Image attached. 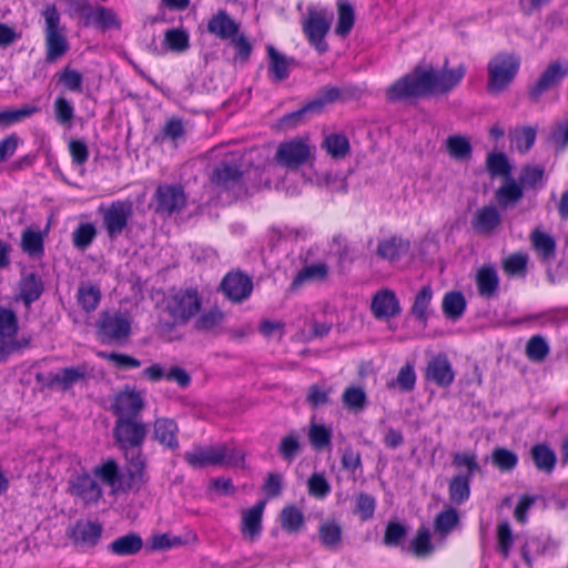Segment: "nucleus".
<instances>
[{
    "mask_svg": "<svg viewBox=\"0 0 568 568\" xmlns=\"http://www.w3.org/2000/svg\"><path fill=\"white\" fill-rule=\"evenodd\" d=\"M178 432L179 427L171 418L162 417L154 422V438L166 448L176 449L179 447Z\"/></svg>",
    "mask_w": 568,
    "mask_h": 568,
    "instance_id": "473e14b6",
    "label": "nucleus"
},
{
    "mask_svg": "<svg viewBox=\"0 0 568 568\" xmlns=\"http://www.w3.org/2000/svg\"><path fill=\"white\" fill-rule=\"evenodd\" d=\"M424 377L438 387H449L455 379V372L452 363L445 353H438L433 356L425 367Z\"/></svg>",
    "mask_w": 568,
    "mask_h": 568,
    "instance_id": "a211bd4d",
    "label": "nucleus"
},
{
    "mask_svg": "<svg viewBox=\"0 0 568 568\" xmlns=\"http://www.w3.org/2000/svg\"><path fill=\"white\" fill-rule=\"evenodd\" d=\"M442 306L447 318L457 320L466 310V300L460 292H448L443 297Z\"/></svg>",
    "mask_w": 568,
    "mask_h": 568,
    "instance_id": "de8ad7c7",
    "label": "nucleus"
},
{
    "mask_svg": "<svg viewBox=\"0 0 568 568\" xmlns=\"http://www.w3.org/2000/svg\"><path fill=\"white\" fill-rule=\"evenodd\" d=\"M265 504V500H261L242 513L241 532L244 538L251 541L261 535Z\"/></svg>",
    "mask_w": 568,
    "mask_h": 568,
    "instance_id": "393cba45",
    "label": "nucleus"
},
{
    "mask_svg": "<svg viewBox=\"0 0 568 568\" xmlns=\"http://www.w3.org/2000/svg\"><path fill=\"white\" fill-rule=\"evenodd\" d=\"M307 437L310 444L315 450H324L331 446L332 430L324 424L311 422L308 426Z\"/></svg>",
    "mask_w": 568,
    "mask_h": 568,
    "instance_id": "a18cd8bd",
    "label": "nucleus"
},
{
    "mask_svg": "<svg viewBox=\"0 0 568 568\" xmlns=\"http://www.w3.org/2000/svg\"><path fill=\"white\" fill-rule=\"evenodd\" d=\"M97 236V229L92 223H80L72 233V243L78 250H85Z\"/></svg>",
    "mask_w": 568,
    "mask_h": 568,
    "instance_id": "680f3d73",
    "label": "nucleus"
},
{
    "mask_svg": "<svg viewBox=\"0 0 568 568\" xmlns=\"http://www.w3.org/2000/svg\"><path fill=\"white\" fill-rule=\"evenodd\" d=\"M341 94L342 92L337 87H323L320 89L315 99L304 104L301 109L286 114L284 120L296 124L303 119L304 114L320 113L327 104L338 101L341 99Z\"/></svg>",
    "mask_w": 568,
    "mask_h": 568,
    "instance_id": "f3484780",
    "label": "nucleus"
},
{
    "mask_svg": "<svg viewBox=\"0 0 568 568\" xmlns=\"http://www.w3.org/2000/svg\"><path fill=\"white\" fill-rule=\"evenodd\" d=\"M322 148L333 159H344L351 151L347 136L343 133H332L325 136Z\"/></svg>",
    "mask_w": 568,
    "mask_h": 568,
    "instance_id": "79ce46f5",
    "label": "nucleus"
},
{
    "mask_svg": "<svg viewBox=\"0 0 568 568\" xmlns=\"http://www.w3.org/2000/svg\"><path fill=\"white\" fill-rule=\"evenodd\" d=\"M185 462H244V453L234 444H220L215 446L194 447L185 454Z\"/></svg>",
    "mask_w": 568,
    "mask_h": 568,
    "instance_id": "9b49d317",
    "label": "nucleus"
},
{
    "mask_svg": "<svg viewBox=\"0 0 568 568\" xmlns=\"http://www.w3.org/2000/svg\"><path fill=\"white\" fill-rule=\"evenodd\" d=\"M80 16L84 19V23L94 24L101 30L120 29L121 22L113 9L98 6L92 8L85 3L79 9Z\"/></svg>",
    "mask_w": 568,
    "mask_h": 568,
    "instance_id": "aec40b11",
    "label": "nucleus"
},
{
    "mask_svg": "<svg viewBox=\"0 0 568 568\" xmlns=\"http://www.w3.org/2000/svg\"><path fill=\"white\" fill-rule=\"evenodd\" d=\"M459 523L456 509L449 508L439 513L434 521L435 530L442 535L449 534Z\"/></svg>",
    "mask_w": 568,
    "mask_h": 568,
    "instance_id": "338daca9",
    "label": "nucleus"
},
{
    "mask_svg": "<svg viewBox=\"0 0 568 568\" xmlns=\"http://www.w3.org/2000/svg\"><path fill=\"white\" fill-rule=\"evenodd\" d=\"M40 112V108L34 104H24L19 109H7L0 112V128L6 129L22 120Z\"/></svg>",
    "mask_w": 568,
    "mask_h": 568,
    "instance_id": "37998d69",
    "label": "nucleus"
},
{
    "mask_svg": "<svg viewBox=\"0 0 568 568\" xmlns=\"http://www.w3.org/2000/svg\"><path fill=\"white\" fill-rule=\"evenodd\" d=\"M187 203V196L181 184H159L152 197L153 212L164 219L181 213Z\"/></svg>",
    "mask_w": 568,
    "mask_h": 568,
    "instance_id": "1a4fd4ad",
    "label": "nucleus"
},
{
    "mask_svg": "<svg viewBox=\"0 0 568 568\" xmlns=\"http://www.w3.org/2000/svg\"><path fill=\"white\" fill-rule=\"evenodd\" d=\"M163 47L171 52L183 53L190 49V34L184 28H171L164 31Z\"/></svg>",
    "mask_w": 568,
    "mask_h": 568,
    "instance_id": "e433bc0d",
    "label": "nucleus"
},
{
    "mask_svg": "<svg viewBox=\"0 0 568 568\" xmlns=\"http://www.w3.org/2000/svg\"><path fill=\"white\" fill-rule=\"evenodd\" d=\"M549 352L550 347L545 337L541 335H532L528 339L525 348L527 358L534 363L544 362L549 355Z\"/></svg>",
    "mask_w": 568,
    "mask_h": 568,
    "instance_id": "603ef678",
    "label": "nucleus"
},
{
    "mask_svg": "<svg viewBox=\"0 0 568 568\" xmlns=\"http://www.w3.org/2000/svg\"><path fill=\"white\" fill-rule=\"evenodd\" d=\"M42 17L44 19L45 61L53 63L68 53L70 45L55 4L45 6Z\"/></svg>",
    "mask_w": 568,
    "mask_h": 568,
    "instance_id": "39448f33",
    "label": "nucleus"
},
{
    "mask_svg": "<svg viewBox=\"0 0 568 568\" xmlns=\"http://www.w3.org/2000/svg\"><path fill=\"white\" fill-rule=\"evenodd\" d=\"M144 464H101L92 474L73 475L69 480L71 495L85 505L97 504L102 497V489L97 480L110 486L113 491H138L143 485Z\"/></svg>",
    "mask_w": 568,
    "mask_h": 568,
    "instance_id": "f03ea898",
    "label": "nucleus"
},
{
    "mask_svg": "<svg viewBox=\"0 0 568 568\" xmlns=\"http://www.w3.org/2000/svg\"><path fill=\"white\" fill-rule=\"evenodd\" d=\"M146 426L142 418L115 419L113 437L116 445L124 453L126 462H141V447L145 440Z\"/></svg>",
    "mask_w": 568,
    "mask_h": 568,
    "instance_id": "20e7f679",
    "label": "nucleus"
},
{
    "mask_svg": "<svg viewBox=\"0 0 568 568\" xmlns=\"http://www.w3.org/2000/svg\"><path fill=\"white\" fill-rule=\"evenodd\" d=\"M475 283L480 297L491 300L499 292V276L497 270L491 264H485L478 268Z\"/></svg>",
    "mask_w": 568,
    "mask_h": 568,
    "instance_id": "5701e85b",
    "label": "nucleus"
},
{
    "mask_svg": "<svg viewBox=\"0 0 568 568\" xmlns=\"http://www.w3.org/2000/svg\"><path fill=\"white\" fill-rule=\"evenodd\" d=\"M486 170L491 178L501 176L509 179L511 174V165L503 152H490L487 154Z\"/></svg>",
    "mask_w": 568,
    "mask_h": 568,
    "instance_id": "c03bdc74",
    "label": "nucleus"
},
{
    "mask_svg": "<svg viewBox=\"0 0 568 568\" xmlns=\"http://www.w3.org/2000/svg\"><path fill=\"white\" fill-rule=\"evenodd\" d=\"M281 525L284 530L296 532L304 525V515L296 506H286L281 511Z\"/></svg>",
    "mask_w": 568,
    "mask_h": 568,
    "instance_id": "052dcab7",
    "label": "nucleus"
},
{
    "mask_svg": "<svg viewBox=\"0 0 568 568\" xmlns=\"http://www.w3.org/2000/svg\"><path fill=\"white\" fill-rule=\"evenodd\" d=\"M97 211L102 217V227L108 237L115 240L128 229L133 214V204L128 200H116L109 205H99Z\"/></svg>",
    "mask_w": 568,
    "mask_h": 568,
    "instance_id": "6e6552de",
    "label": "nucleus"
},
{
    "mask_svg": "<svg viewBox=\"0 0 568 568\" xmlns=\"http://www.w3.org/2000/svg\"><path fill=\"white\" fill-rule=\"evenodd\" d=\"M520 68V58L514 53L500 52L487 64V91L499 94L515 80Z\"/></svg>",
    "mask_w": 568,
    "mask_h": 568,
    "instance_id": "0eeeda50",
    "label": "nucleus"
},
{
    "mask_svg": "<svg viewBox=\"0 0 568 568\" xmlns=\"http://www.w3.org/2000/svg\"><path fill=\"white\" fill-rule=\"evenodd\" d=\"M544 176V168L539 165H525L521 169L519 182L525 187L537 189L542 185Z\"/></svg>",
    "mask_w": 568,
    "mask_h": 568,
    "instance_id": "0e129e2a",
    "label": "nucleus"
},
{
    "mask_svg": "<svg viewBox=\"0 0 568 568\" xmlns=\"http://www.w3.org/2000/svg\"><path fill=\"white\" fill-rule=\"evenodd\" d=\"M185 134L186 131L183 120L179 116H171L165 121L155 141H170L174 146H178Z\"/></svg>",
    "mask_w": 568,
    "mask_h": 568,
    "instance_id": "a19ab883",
    "label": "nucleus"
},
{
    "mask_svg": "<svg viewBox=\"0 0 568 568\" xmlns=\"http://www.w3.org/2000/svg\"><path fill=\"white\" fill-rule=\"evenodd\" d=\"M206 30L220 40H230L237 36L240 26L226 10H219L209 19Z\"/></svg>",
    "mask_w": 568,
    "mask_h": 568,
    "instance_id": "4be33fe9",
    "label": "nucleus"
},
{
    "mask_svg": "<svg viewBox=\"0 0 568 568\" xmlns=\"http://www.w3.org/2000/svg\"><path fill=\"white\" fill-rule=\"evenodd\" d=\"M337 16L335 33L344 38L349 34L355 23V14L352 4L348 2H338Z\"/></svg>",
    "mask_w": 568,
    "mask_h": 568,
    "instance_id": "3c124183",
    "label": "nucleus"
},
{
    "mask_svg": "<svg viewBox=\"0 0 568 568\" xmlns=\"http://www.w3.org/2000/svg\"><path fill=\"white\" fill-rule=\"evenodd\" d=\"M501 224V215L494 205L478 209L471 220L473 229L480 234H490Z\"/></svg>",
    "mask_w": 568,
    "mask_h": 568,
    "instance_id": "cd10ccee",
    "label": "nucleus"
},
{
    "mask_svg": "<svg viewBox=\"0 0 568 568\" xmlns=\"http://www.w3.org/2000/svg\"><path fill=\"white\" fill-rule=\"evenodd\" d=\"M523 196V186L510 178L496 191V200L504 207L517 203Z\"/></svg>",
    "mask_w": 568,
    "mask_h": 568,
    "instance_id": "8fccbe9b",
    "label": "nucleus"
},
{
    "mask_svg": "<svg viewBox=\"0 0 568 568\" xmlns=\"http://www.w3.org/2000/svg\"><path fill=\"white\" fill-rule=\"evenodd\" d=\"M95 335L103 345H123L131 335L129 314L120 311H103L95 323Z\"/></svg>",
    "mask_w": 568,
    "mask_h": 568,
    "instance_id": "423d86ee",
    "label": "nucleus"
},
{
    "mask_svg": "<svg viewBox=\"0 0 568 568\" xmlns=\"http://www.w3.org/2000/svg\"><path fill=\"white\" fill-rule=\"evenodd\" d=\"M143 547V540L138 532H129L114 539L109 546V550L116 556H132L138 554Z\"/></svg>",
    "mask_w": 568,
    "mask_h": 568,
    "instance_id": "f704fd0d",
    "label": "nucleus"
},
{
    "mask_svg": "<svg viewBox=\"0 0 568 568\" xmlns=\"http://www.w3.org/2000/svg\"><path fill=\"white\" fill-rule=\"evenodd\" d=\"M406 536H407L406 526L398 521L390 520L386 525L384 537H383V544L386 547H397L406 538Z\"/></svg>",
    "mask_w": 568,
    "mask_h": 568,
    "instance_id": "69168bd1",
    "label": "nucleus"
},
{
    "mask_svg": "<svg viewBox=\"0 0 568 568\" xmlns=\"http://www.w3.org/2000/svg\"><path fill=\"white\" fill-rule=\"evenodd\" d=\"M268 57V77L273 82H282L290 77L293 58H287L273 45L266 48Z\"/></svg>",
    "mask_w": 568,
    "mask_h": 568,
    "instance_id": "c756f323",
    "label": "nucleus"
},
{
    "mask_svg": "<svg viewBox=\"0 0 568 568\" xmlns=\"http://www.w3.org/2000/svg\"><path fill=\"white\" fill-rule=\"evenodd\" d=\"M409 248V241L402 236L393 235L383 239L377 244L376 254L379 258L394 262L400 258Z\"/></svg>",
    "mask_w": 568,
    "mask_h": 568,
    "instance_id": "2f4dec72",
    "label": "nucleus"
},
{
    "mask_svg": "<svg viewBox=\"0 0 568 568\" xmlns=\"http://www.w3.org/2000/svg\"><path fill=\"white\" fill-rule=\"evenodd\" d=\"M103 526L98 520L79 519L70 531V538L74 544L94 547L101 539Z\"/></svg>",
    "mask_w": 568,
    "mask_h": 568,
    "instance_id": "412c9836",
    "label": "nucleus"
},
{
    "mask_svg": "<svg viewBox=\"0 0 568 568\" xmlns=\"http://www.w3.org/2000/svg\"><path fill=\"white\" fill-rule=\"evenodd\" d=\"M301 437L296 430H291L280 442L277 450L285 460L294 459L301 450Z\"/></svg>",
    "mask_w": 568,
    "mask_h": 568,
    "instance_id": "13d9d810",
    "label": "nucleus"
},
{
    "mask_svg": "<svg viewBox=\"0 0 568 568\" xmlns=\"http://www.w3.org/2000/svg\"><path fill=\"white\" fill-rule=\"evenodd\" d=\"M331 28V21L324 11H310L303 21V32L307 41L320 53L327 51L325 37Z\"/></svg>",
    "mask_w": 568,
    "mask_h": 568,
    "instance_id": "2eb2a0df",
    "label": "nucleus"
},
{
    "mask_svg": "<svg viewBox=\"0 0 568 568\" xmlns=\"http://www.w3.org/2000/svg\"><path fill=\"white\" fill-rule=\"evenodd\" d=\"M446 150L449 156L455 160H469L473 153L469 140L458 134L447 138Z\"/></svg>",
    "mask_w": 568,
    "mask_h": 568,
    "instance_id": "09e8293b",
    "label": "nucleus"
},
{
    "mask_svg": "<svg viewBox=\"0 0 568 568\" xmlns=\"http://www.w3.org/2000/svg\"><path fill=\"white\" fill-rule=\"evenodd\" d=\"M219 288L230 302L240 304L252 295L253 281L246 273L232 270L223 276Z\"/></svg>",
    "mask_w": 568,
    "mask_h": 568,
    "instance_id": "ddd939ff",
    "label": "nucleus"
},
{
    "mask_svg": "<svg viewBox=\"0 0 568 568\" xmlns=\"http://www.w3.org/2000/svg\"><path fill=\"white\" fill-rule=\"evenodd\" d=\"M311 156L308 140L295 138L283 141L278 144L275 161L278 165L290 170H296L303 166Z\"/></svg>",
    "mask_w": 568,
    "mask_h": 568,
    "instance_id": "9d476101",
    "label": "nucleus"
},
{
    "mask_svg": "<svg viewBox=\"0 0 568 568\" xmlns=\"http://www.w3.org/2000/svg\"><path fill=\"white\" fill-rule=\"evenodd\" d=\"M371 312L376 320H389L402 313V306L396 293L390 288L375 292L371 301Z\"/></svg>",
    "mask_w": 568,
    "mask_h": 568,
    "instance_id": "6ab92c4d",
    "label": "nucleus"
},
{
    "mask_svg": "<svg viewBox=\"0 0 568 568\" xmlns=\"http://www.w3.org/2000/svg\"><path fill=\"white\" fill-rule=\"evenodd\" d=\"M376 508L375 498L366 493H359L355 499V507L353 513L357 515L361 520L366 521L374 516Z\"/></svg>",
    "mask_w": 568,
    "mask_h": 568,
    "instance_id": "774afa93",
    "label": "nucleus"
},
{
    "mask_svg": "<svg viewBox=\"0 0 568 568\" xmlns=\"http://www.w3.org/2000/svg\"><path fill=\"white\" fill-rule=\"evenodd\" d=\"M416 373L412 363H406L400 367L395 379L388 383V387L397 386L402 392L409 393L416 385Z\"/></svg>",
    "mask_w": 568,
    "mask_h": 568,
    "instance_id": "4d7b16f0",
    "label": "nucleus"
},
{
    "mask_svg": "<svg viewBox=\"0 0 568 568\" xmlns=\"http://www.w3.org/2000/svg\"><path fill=\"white\" fill-rule=\"evenodd\" d=\"M466 72L464 63L448 68L447 59L440 70L418 64L387 88L386 99L389 102H398L422 97L448 95L459 87Z\"/></svg>",
    "mask_w": 568,
    "mask_h": 568,
    "instance_id": "f257e3e1",
    "label": "nucleus"
},
{
    "mask_svg": "<svg viewBox=\"0 0 568 568\" xmlns=\"http://www.w3.org/2000/svg\"><path fill=\"white\" fill-rule=\"evenodd\" d=\"M145 402L141 392L126 386L114 395L111 412L115 419L142 418Z\"/></svg>",
    "mask_w": 568,
    "mask_h": 568,
    "instance_id": "f8f14e48",
    "label": "nucleus"
},
{
    "mask_svg": "<svg viewBox=\"0 0 568 568\" xmlns=\"http://www.w3.org/2000/svg\"><path fill=\"white\" fill-rule=\"evenodd\" d=\"M433 298L430 285L423 286L415 295L410 307L412 316L419 323L426 324L429 318V307Z\"/></svg>",
    "mask_w": 568,
    "mask_h": 568,
    "instance_id": "c9c22d12",
    "label": "nucleus"
},
{
    "mask_svg": "<svg viewBox=\"0 0 568 568\" xmlns=\"http://www.w3.org/2000/svg\"><path fill=\"white\" fill-rule=\"evenodd\" d=\"M531 248L537 254L541 263H549L556 257V241L552 235L539 229H535L529 234Z\"/></svg>",
    "mask_w": 568,
    "mask_h": 568,
    "instance_id": "c85d7f7f",
    "label": "nucleus"
},
{
    "mask_svg": "<svg viewBox=\"0 0 568 568\" xmlns=\"http://www.w3.org/2000/svg\"><path fill=\"white\" fill-rule=\"evenodd\" d=\"M21 247L30 256H42L44 243L41 233L32 230L24 231L21 236Z\"/></svg>",
    "mask_w": 568,
    "mask_h": 568,
    "instance_id": "6e6d98bb",
    "label": "nucleus"
},
{
    "mask_svg": "<svg viewBox=\"0 0 568 568\" xmlns=\"http://www.w3.org/2000/svg\"><path fill=\"white\" fill-rule=\"evenodd\" d=\"M467 470L454 476L449 481V499L456 505L465 503L470 496V479L478 464H466Z\"/></svg>",
    "mask_w": 568,
    "mask_h": 568,
    "instance_id": "b1692460",
    "label": "nucleus"
},
{
    "mask_svg": "<svg viewBox=\"0 0 568 568\" xmlns=\"http://www.w3.org/2000/svg\"><path fill=\"white\" fill-rule=\"evenodd\" d=\"M98 356L113 364V366L119 369H132L141 366L140 359L124 353L99 352Z\"/></svg>",
    "mask_w": 568,
    "mask_h": 568,
    "instance_id": "e2e57ef3",
    "label": "nucleus"
},
{
    "mask_svg": "<svg viewBox=\"0 0 568 568\" xmlns=\"http://www.w3.org/2000/svg\"><path fill=\"white\" fill-rule=\"evenodd\" d=\"M342 403L346 409L359 413L367 405V395L361 386H348L342 394Z\"/></svg>",
    "mask_w": 568,
    "mask_h": 568,
    "instance_id": "49530a36",
    "label": "nucleus"
},
{
    "mask_svg": "<svg viewBox=\"0 0 568 568\" xmlns=\"http://www.w3.org/2000/svg\"><path fill=\"white\" fill-rule=\"evenodd\" d=\"M409 550L419 558L429 556L434 546L430 542V534L427 528L420 527L412 539Z\"/></svg>",
    "mask_w": 568,
    "mask_h": 568,
    "instance_id": "bf43d9fd",
    "label": "nucleus"
},
{
    "mask_svg": "<svg viewBox=\"0 0 568 568\" xmlns=\"http://www.w3.org/2000/svg\"><path fill=\"white\" fill-rule=\"evenodd\" d=\"M202 304V295L195 286L171 292L163 301L162 317L158 325L160 336L172 341L176 327L187 325L200 313Z\"/></svg>",
    "mask_w": 568,
    "mask_h": 568,
    "instance_id": "7ed1b4c3",
    "label": "nucleus"
},
{
    "mask_svg": "<svg viewBox=\"0 0 568 568\" xmlns=\"http://www.w3.org/2000/svg\"><path fill=\"white\" fill-rule=\"evenodd\" d=\"M327 276V266L325 264H312L297 272L292 281V288H297L307 281L324 280Z\"/></svg>",
    "mask_w": 568,
    "mask_h": 568,
    "instance_id": "5fc2aeb1",
    "label": "nucleus"
},
{
    "mask_svg": "<svg viewBox=\"0 0 568 568\" xmlns=\"http://www.w3.org/2000/svg\"><path fill=\"white\" fill-rule=\"evenodd\" d=\"M18 287V297L26 307H30L32 303L37 302L44 291L43 281L36 272L22 274Z\"/></svg>",
    "mask_w": 568,
    "mask_h": 568,
    "instance_id": "a878e982",
    "label": "nucleus"
},
{
    "mask_svg": "<svg viewBox=\"0 0 568 568\" xmlns=\"http://www.w3.org/2000/svg\"><path fill=\"white\" fill-rule=\"evenodd\" d=\"M77 303L85 313L94 312L102 298L101 287L91 281L81 282L77 291Z\"/></svg>",
    "mask_w": 568,
    "mask_h": 568,
    "instance_id": "7c9ffc66",
    "label": "nucleus"
},
{
    "mask_svg": "<svg viewBox=\"0 0 568 568\" xmlns=\"http://www.w3.org/2000/svg\"><path fill=\"white\" fill-rule=\"evenodd\" d=\"M90 377L88 364L81 363L75 366L60 368L57 373H49L43 383L48 388H58L68 392L77 384L87 383Z\"/></svg>",
    "mask_w": 568,
    "mask_h": 568,
    "instance_id": "4468645a",
    "label": "nucleus"
},
{
    "mask_svg": "<svg viewBox=\"0 0 568 568\" xmlns=\"http://www.w3.org/2000/svg\"><path fill=\"white\" fill-rule=\"evenodd\" d=\"M528 254L525 252H514L501 261V268L509 277H525L528 271Z\"/></svg>",
    "mask_w": 568,
    "mask_h": 568,
    "instance_id": "ea45409f",
    "label": "nucleus"
},
{
    "mask_svg": "<svg viewBox=\"0 0 568 568\" xmlns=\"http://www.w3.org/2000/svg\"><path fill=\"white\" fill-rule=\"evenodd\" d=\"M19 331V320L11 308L0 306V342L8 344L13 342Z\"/></svg>",
    "mask_w": 568,
    "mask_h": 568,
    "instance_id": "4c0bfd02",
    "label": "nucleus"
},
{
    "mask_svg": "<svg viewBox=\"0 0 568 568\" xmlns=\"http://www.w3.org/2000/svg\"><path fill=\"white\" fill-rule=\"evenodd\" d=\"M58 83H61L64 89L74 93L83 91V75L80 71L65 65L61 71L55 73Z\"/></svg>",
    "mask_w": 568,
    "mask_h": 568,
    "instance_id": "864d4df0",
    "label": "nucleus"
},
{
    "mask_svg": "<svg viewBox=\"0 0 568 568\" xmlns=\"http://www.w3.org/2000/svg\"><path fill=\"white\" fill-rule=\"evenodd\" d=\"M225 320L224 312L217 307H211L195 316L193 327L202 333H215Z\"/></svg>",
    "mask_w": 568,
    "mask_h": 568,
    "instance_id": "72a5a7b5",
    "label": "nucleus"
},
{
    "mask_svg": "<svg viewBox=\"0 0 568 568\" xmlns=\"http://www.w3.org/2000/svg\"><path fill=\"white\" fill-rule=\"evenodd\" d=\"M565 74L566 71L560 62H550L535 83L528 87V99L534 103H538L546 92L556 88L562 81Z\"/></svg>",
    "mask_w": 568,
    "mask_h": 568,
    "instance_id": "dca6fc26",
    "label": "nucleus"
},
{
    "mask_svg": "<svg viewBox=\"0 0 568 568\" xmlns=\"http://www.w3.org/2000/svg\"><path fill=\"white\" fill-rule=\"evenodd\" d=\"M321 544L329 550H336L342 544V527L336 520H326L318 527Z\"/></svg>",
    "mask_w": 568,
    "mask_h": 568,
    "instance_id": "58836bf2",
    "label": "nucleus"
},
{
    "mask_svg": "<svg viewBox=\"0 0 568 568\" xmlns=\"http://www.w3.org/2000/svg\"><path fill=\"white\" fill-rule=\"evenodd\" d=\"M212 182L217 187L232 190L242 185L243 172L236 164L222 162L214 169Z\"/></svg>",
    "mask_w": 568,
    "mask_h": 568,
    "instance_id": "bb28decb",
    "label": "nucleus"
}]
</instances>
